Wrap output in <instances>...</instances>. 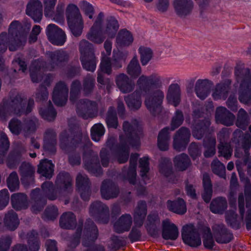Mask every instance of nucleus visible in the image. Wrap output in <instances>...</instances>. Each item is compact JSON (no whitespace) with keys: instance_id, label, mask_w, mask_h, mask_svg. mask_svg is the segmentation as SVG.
I'll return each instance as SVG.
<instances>
[{"instance_id":"f257e3e1","label":"nucleus","mask_w":251,"mask_h":251,"mask_svg":"<svg viewBox=\"0 0 251 251\" xmlns=\"http://www.w3.org/2000/svg\"><path fill=\"white\" fill-rule=\"evenodd\" d=\"M137 85L146 93L144 103L151 114L153 116L158 115L162 111L164 98V93L160 89L162 86L161 77L155 74L149 76L142 75L138 78Z\"/></svg>"},{"instance_id":"f03ea898","label":"nucleus","mask_w":251,"mask_h":251,"mask_svg":"<svg viewBox=\"0 0 251 251\" xmlns=\"http://www.w3.org/2000/svg\"><path fill=\"white\" fill-rule=\"evenodd\" d=\"M31 25L28 23L21 24L18 21L12 22L8 28V33H0V52H5L7 48L11 51H14L25 42L26 36L30 30Z\"/></svg>"},{"instance_id":"7ed1b4c3","label":"nucleus","mask_w":251,"mask_h":251,"mask_svg":"<svg viewBox=\"0 0 251 251\" xmlns=\"http://www.w3.org/2000/svg\"><path fill=\"white\" fill-rule=\"evenodd\" d=\"M123 130L125 138L120 136V143L117 147V160L119 163H125L129 157L128 145L133 147H137L140 145V129L136 120L132 121L130 123L124 121L123 124Z\"/></svg>"},{"instance_id":"20e7f679","label":"nucleus","mask_w":251,"mask_h":251,"mask_svg":"<svg viewBox=\"0 0 251 251\" xmlns=\"http://www.w3.org/2000/svg\"><path fill=\"white\" fill-rule=\"evenodd\" d=\"M104 14L100 12L86 35L87 38L94 43H102L107 36L109 38L115 37L118 30L119 25L118 21L112 17L106 18L104 27H102Z\"/></svg>"},{"instance_id":"39448f33","label":"nucleus","mask_w":251,"mask_h":251,"mask_svg":"<svg viewBox=\"0 0 251 251\" xmlns=\"http://www.w3.org/2000/svg\"><path fill=\"white\" fill-rule=\"evenodd\" d=\"M236 80L240 84L239 100L245 104H251V69L246 68L245 64L238 62L234 68Z\"/></svg>"},{"instance_id":"423d86ee","label":"nucleus","mask_w":251,"mask_h":251,"mask_svg":"<svg viewBox=\"0 0 251 251\" xmlns=\"http://www.w3.org/2000/svg\"><path fill=\"white\" fill-rule=\"evenodd\" d=\"M84 144L83 146V166L89 173L100 176L102 174L98 153L91 149L93 146L88 137H84Z\"/></svg>"},{"instance_id":"0eeeda50","label":"nucleus","mask_w":251,"mask_h":251,"mask_svg":"<svg viewBox=\"0 0 251 251\" xmlns=\"http://www.w3.org/2000/svg\"><path fill=\"white\" fill-rule=\"evenodd\" d=\"M25 103L21 94L11 93L10 99L3 100L0 104V117L5 118L12 114L21 116L25 112Z\"/></svg>"},{"instance_id":"6e6552de","label":"nucleus","mask_w":251,"mask_h":251,"mask_svg":"<svg viewBox=\"0 0 251 251\" xmlns=\"http://www.w3.org/2000/svg\"><path fill=\"white\" fill-rule=\"evenodd\" d=\"M46 56V68L48 70L52 71L62 68L67 64L70 59L71 54L68 51L61 49L47 51Z\"/></svg>"},{"instance_id":"1a4fd4ad","label":"nucleus","mask_w":251,"mask_h":251,"mask_svg":"<svg viewBox=\"0 0 251 251\" xmlns=\"http://www.w3.org/2000/svg\"><path fill=\"white\" fill-rule=\"evenodd\" d=\"M70 29L75 37L81 35L83 28V22L77 6L74 4L68 5L66 11Z\"/></svg>"},{"instance_id":"9d476101","label":"nucleus","mask_w":251,"mask_h":251,"mask_svg":"<svg viewBox=\"0 0 251 251\" xmlns=\"http://www.w3.org/2000/svg\"><path fill=\"white\" fill-rule=\"evenodd\" d=\"M76 112L84 119L96 117L98 112V103L87 99H80L76 104Z\"/></svg>"},{"instance_id":"9b49d317","label":"nucleus","mask_w":251,"mask_h":251,"mask_svg":"<svg viewBox=\"0 0 251 251\" xmlns=\"http://www.w3.org/2000/svg\"><path fill=\"white\" fill-rule=\"evenodd\" d=\"M181 237L183 242L191 247L197 248L201 244L199 230L193 224L186 225L182 227Z\"/></svg>"},{"instance_id":"f8f14e48","label":"nucleus","mask_w":251,"mask_h":251,"mask_svg":"<svg viewBox=\"0 0 251 251\" xmlns=\"http://www.w3.org/2000/svg\"><path fill=\"white\" fill-rule=\"evenodd\" d=\"M236 167L238 171L240 181L243 183L244 187V193L246 196V207L249 208L247 217V228L251 229V183L250 179L243 172L241 164L236 163Z\"/></svg>"},{"instance_id":"ddd939ff","label":"nucleus","mask_w":251,"mask_h":251,"mask_svg":"<svg viewBox=\"0 0 251 251\" xmlns=\"http://www.w3.org/2000/svg\"><path fill=\"white\" fill-rule=\"evenodd\" d=\"M191 132L189 128L182 126L175 133L173 136V146L177 151H183L190 142Z\"/></svg>"},{"instance_id":"4468645a","label":"nucleus","mask_w":251,"mask_h":251,"mask_svg":"<svg viewBox=\"0 0 251 251\" xmlns=\"http://www.w3.org/2000/svg\"><path fill=\"white\" fill-rule=\"evenodd\" d=\"M55 184L60 197H65L72 191V179L68 173L61 172L56 178Z\"/></svg>"},{"instance_id":"2eb2a0df","label":"nucleus","mask_w":251,"mask_h":251,"mask_svg":"<svg viewBox=\"0 0 251 251\" xmlns=\"http://www.w3.org/2000/svg\"><path fill=\"white\" fill-rule=\"evenodd\" d=\"M46 35L49 41L53 45L61 46L66 41L64 31L54 24H50L46 28Z\"/></svg>"},{"instance_id":"dca6fc26","label":"nucleus","mask_w":251,"mask_h":251,"mask_svg":"<svg viewBox=\"0 0 251 251\" xmlns=\"http://www.w3.org/2000/svg\"><path fill=\"white\" fill-rule=\"evenodd\" d=\"M89 211L92 216L100 220L102 223L109 222V207L100 201H97L90 205Z\"/></svg>"},{"instance_id":"f3484780","label":"nucleus","mask_w":251,"mask_h":251,"mask_svg":"<svg viewBox=\"0 0 251 251\" xmlns=\"http://www.w3.org/2000/svg\"><path fill=\"white\" fill-rule=\"evenodd\" d=\"M69 89L66 83L60 81L56 83L52 92V100L57 106L64 105L68 100Z\"/></svg>"},{"instance_id":"a211bd4d","label":"nucleus","mask_w":251,"mask_h":251,"mask_svg":"<svg viewBox=\"0 0 251 251\" xmlns=\"http://www.w3.org/2000/svg\"><path fill=\"white\" fill-rule=\"evenodd\" d=\"M192 0H173V6L176 15L181 19L190 16L194 9Z\"/></svg>"},{"instance_id":"6ab92c4d","label":"nucleus","mask_w":251,"mask_h":251,"mask_svg":"<svg viewBox=\"0 0 251 251\" xmlns=\"http://www.w3.org/2000/svg\"><path fill=\"white\" fill-rule=\"evenodd\" d=\"M214 237L219 244H226L233 239V235L223 224H216L212 226Z\"/></svg>"},{"instance_id":"aec40b11","label":"nucleus","mask_w":251,"mask_h":251,"mask_svg":"<svg viewBox=\"0 0 251 251\" xmlns=\"http://www.w3.org/2000/svg\"><path fill=\"white\" fill-rule=\"evenodd\" d=\"M82 140V134L79 131L77 132L75 138L70 140L67 131H63L59 136V147L65 152H68L76 147Z\"/></svg>"},{"instance_id":"412c9836","label":"nucleus","mask_w":251,"mask_h":251,"mask_svg":"<svg viewBox=\"0 0 251 251\" xmlns=\"http://www.w3.org/2000/svg\"><path fill=\"white\" fill-rule=\"evenodd\" d=\"M100 194L101 197L106 200L115 199L120 194L119 188L112 180L105 179L102 182Z\"/></svg>"},{"instance_id":"4be33fe9","label":"nucleus","mask_w":251,"mask_h":251,"mask_svg":"<svg viewBox=\"0 0 251 251\" xmlns=\"http://www.w3.org/2000/svg\"><path fill=\"white\" fill-rule=\"evenodd\" d=\"M98 230L93 221L88 219L85 224V228L82 236V244L88 247L98 238Z\"/></svg>"},{"instance_id":"5701e85b","label":"nucleus","mask_w":251,"mask_h":251,"mask_svg":"<svg viewBox=\"0 0 251 251\" xmlns=\"http://www.w3.org/2000/svg\"><path fill=\"white\" fill-rule=\"evenodd\" d=\"M22 182L29 185L33 183L35 173V167L29 162H23L19 168Z\"/></svg>"},{"instance_id":"b1692460","label":"nucleus","mask_w":251,"mask_h":251,"mask_svg":"<svg viewBox=\"0 0 251 251\" xmlns=\"http://www.w3.org/2000/svg\"><path fill=\"white\" fill-rule=\"evenodd\" d=\"M215 118L217 124L226 126H232L235 119V115L225 107L216 108Z\"/></svg>"},{"instance_id":"393cba45","label":"nucleus","mask_w":251,"mask_h":251,"mask_svg":"<svg viewBox=\"0 0 251 251\" xmlns=\"http://www.w3.org/2000/svg\"><path fill=\"white\" fill-rule=\"evenodd\" d=\"M31 210L37 213L42 210L47 204V199L41 193L40 189L36 188L33 190L30 194Z\"/></svg>"},{"instance_id":"a878e982","label":"nucleus","mask_w":251,"mask_h":251,"mask_svg":"<svg viewBox=\"0 0 251 251\" xmlns=\"http://www.w3.org/2000/svg\"><path fill=\"white\" fill-rule=\"evenodd\" d=\"M139 156L138 153L132 154L129 159V167L127 170L126 167L122 169V175L125 179L128 180L130 183L134 184L136 176L137 161Z\"/></svg>"},{"instance_id":"bb28decb","label":"nucleus","mask_w":251,"mask_h":251,"mask_svg":"<svg viewBox=\"0 0 251 251\" xmlns=\"http://www.w3.org/2000/svg\"><path fill=\"white\" fill-rule=\"evenodd\" d=\"M43 5L39 0H30L26 5V14L35 22H39L42 17Z\"/></svg>"},{"instance_id":"cd10ccee","label":"nucleus","mask_w":251,"mask_h":251,"mask_svg":"<svg viewBox=\"0 0 251 251\" xmlns=\"http://www.w3.org/2000/svg\"><path fill=\"white\" fill-rule=\"evenodd\" d=\"M210 125L208 118L196 121L192 130L193 136L198 140L201 139L208 132Z\"/></svg>"},{"instance_id":"c85d7f7f","label":"nucleus","mask_w":251,"mask_h":251,"mask_svg":"<svg viewBox=\"0 0 251 251\" xmlns=\"http://www.w3.org/2000/svg\"><path fill=\"white\" fill-rule=\"evenodd\" d=\"M213 83L207 79H198L195 85V91L198 98L203 100L209 94Z\"/></svg>"},{"instance_id":"c756f323","label":"nucleus","mask_w":251,"mask_h":251,"mask_svg":"<svg viewBox=\"0 0 251 251\" xmlns=\"http://www.w3.org/2000/svg\"><path fill=\"white\" fill-rule=\"evenodd\" d=\"M132 218L129 214L122 215L114 224V231L117 233L128 231L131 228Z\"/></svg>"},{"instance_id":"7c9ffc66","label":"nucleus","mask_w":251,"mask_h":251,"mask_svg":"<svg viewBox=\"0 0 251 251\" xmlns=\"http://www.w3.org/2000/svg\"><path fill=\"white\" fill-rule=\"evenodd\" d=\"M116 83L118 88L123 93L131 92L135 86L134 81L125 74H120L116 76Z\"/></svg>"},{"instance_id":"2f4dec72","label":"nucleus","mask_w":251,"mask_h":251,"mask_svg":"<svg viewBox=\"0 0 251 251\" xmlns=\"http://www.w3.org/2000/svg\"><path fill=\"white\" fill-rule=\"evenodd\" d=\"M178 234V228L174 224L168 220L163 221L162 236L163 239L175 240L177 238Z\"/></svg>"},{"instance_id":"473e14b6","label":"nucleus","mask_w":251,"mask_h":251,"mask_svg":"<svg viewBox=\"0 0 251 251\" xmlns=\"http://www.w3.org/2000/svg\"><path fill=\"white\" fill-rule=\"evenodd\" d=\"M56 135L55 131L52 129H48L45 133L44 148L50 153L54 154L56 151Z\"/></svg>"},{"instance_id":"72a5a7b5","label":"nucleus","mask_w":251,"mask_h":251,"mask_svg":"<svg viewBox=\"0 0 251 251\" xmlns=\"http://www.w3.org/2000/svg\"><path fill=\"white\" fill-rule=\"evenodd\" d=\"M231 81L229 79L217 84L214 89L212 96L214 100H226L230 90Z\"/></svg>"},{"instance_id":"f704fd0d","label":"nucleus","mask_w":251,"mask_h":251,"mask_svg":"<svg viewBox=\"0 0 251 251\" xmlns=\"http://www.w3.org/2000/svg\"><path fill=\"white\" fill-rule=\"evenodd\" d=\"M167 99L169 102L175 107L180 102V88L177 83L171 84L168 90Z\"/></svg>"},{"instance_id":"c9c22d12","label":"nucleus","mask_w":251,"mask_h":251,"mask_svg":"<svg viewBox=\"0 0 251 251\" xmlns=\"http://www.w3.org/2000/svg\"><path fill=\"white\" fill-rule=\"evenodd\" d=\"M125 100L131 111H137L140 109L142 105L141 93L135 91L133 93L125 97Z\"/></svg>"},{"instance_id":"e433bc0d","label":"nucleus","mask_w":251,"mask_h":251,"mask_svg":"<svg viewBox=\"0 0 251 251\" xmlns=\"http://www.w3.org/2000/svg\"><path fill=\"white\" fill-rule=\"evenodd\" d=\"M76 224L75 216L71 212L64 213L60 217L59 225L61 228L67 229H74Z\"/></svg>"},{"instance_id":"4c0bfd02","label":"nucleus","mask_w":251,"mask_h":251,"mask_svg":"<svg viewBox=\"0 0 251 251\" xmlns=\"http://www.w3.org/2000/svg\"><path fill=\"white\" fill-rule=\"evenodd\" d=\"M54 165L47 159L42 160L38 166L37 172L47 178L50 179L53 175Z\"/></svg>"},{"instance_id":"58836bf2","label":"nucleus","mask_w":251,"mask_h":251,"mask_svg":"<svg viewBox=\"0 0 251 251\" xmlns=\"http://www.w3.org/2000/svg\"><path fill=\"white\" fill-rule=\"evenodd\" d=\"M11 200L13 207L17 210L27 208V196L24 193L13 194L11 196Z\"/></svg>"},{"instance_id":"ea45409f","label":"nucleus","mask_w":251,"mask_h":251,"mask_svg":"<svg viewBox=\"0 0 251 251\" xmlns=\"http://www.w3.org/2000/svg\"><path fill=\"white\" fill-rule=\"evenodd\" d=\"M41 188L46 197L49 200L54 201L57 198L62 199L63 198L59 196L58 190L56 188H55L53 183L51 181L44 182L42 184Z\"/></svg>"},{"instance_id":"a19ab883","label":"nucleus","mask_w":251,"mask_h":251,"mask_svg":"<svg viewBox=\"0 0 251 251\" xmlns=\"http://www.w3.org/2000/svg\"><path fill=\"white\" fill-rule=\"evenodd\" d=\"M147 230L151 235L156 236L157 234L160 221L158 214L152 213L148 216Z\"/></svg>"},{"instance_id":"79ce46f5","label":"nucleus","mask_w":251,"mask_h":251,"mask_svg":"<svg viewBox=\"0 0 251 251\" xmlns=\"http://www.w3.org/2000/svg\"><path fill=\"white\" fill-rule=\"evenodd\" d=\"M227 208V201L226 198L218 197L213 200L210 204V209L215 214H222Z\"/></svg>"},{"instance_id":"37998d69","label":"nucleus","mask_w":251,"mask_h":251,"mask_svg":"<svg viewBox=\"0 0 251 251\" xmlns=\"http://www.w3.org/2000/svg\"><path fill=\"white\" fill-rule=\"evenodd\" d=\"M167 207L169 210L180 215L184 214L187 210L185 202L181 198L174 201H168Z\"/></svg>"},{"instance_id":"c03bdc74","label":"nucleus","mask_w":251,"mask_h":251,"mask_svg":"<svg viewBox=\"0 0 251 251\" xmlns=\"http://www.w3.org/2000/svg\"><path fill=\"white\" fill-rule=\"evenodd\" d=\"M169 129V127H166L162 129L158 134L157 145L161 151H167L169 148L170 141Z\"/></svg>"},{"instance_id":"a18cd8bd","label":"nucleus","mask_w":251,"mask_h":251,"mask_svg":"<svg viewBox=\"0 0 251 251\" xmlns=\"http://www.w3.org/2000/svg\"><path fill=\"white\" fill-rule=\"evenodd\" d=\"M5 226L10 230H15L19 225L17 214L13 210L8 211L4 219Z\"/></svg>"},{"instance_id":"49530a36","label":"nucleus","mask_w":251,"mask_h":251,"mask_svg":"<svg viewBox=\"0 0 251 251\" xmlns=\"http://www.w3.org/2000/svg\"><path fill=\"white\" fill-rule=\"evenodd\" d=\"M203 246L208 250H212L215 246L213 236L210 227L203 226L201 229Z\"/></svg>"},{"instance_id":"de8ad7c7","label":"nucleus","mask_w":251,"mask_h":251,"mask_svg":"<svg viewBox=\"0 0 251 251\" xmlns=\"http://www.w3.org/2000/svg\"><path fill=\"white\" fill-rule=\"evenodd\" d=\"M23 159L22 152L15 150L8 154L6 163L9 168L15 169Z\"/></svg>"},{"instance_id":"09e8293b","label":"nucleus","mask_w":251,"mask_h":251,"mask_svg":"<svg viewBox=\"0 0 251 251\" xmlns=\"http://www.w3.org/2000/svg\"><path fill=\"white\" fill-rule=\"evenodd\" d=\"M175 167L179 171L186 170L191 165V160L189 156L182 153L176 155L174 159Z\"/></svg>"},{"instance_id":"8fccbe9b","label":"nucleus","mask_w":251,"mask_h":251,"mask_svg":"<svg viewBox=\"0 0 251 251\" xmlns=\"http://www.w3.org/2000/svg\"><path fill=\"white\" fill-rule=\"evenodd\" d=\"M80 57L95 56L93 45L85 39L81 40L79 44Z\"/></svg>"},{"instance_id":"3c124183","label":"nucleus","mask_w":251,"mask_h":251,"mask_svg":"<svg viewBox=\"0 0 251 251\" xmlns=\"http://www.w3.org/2000/svg\"><path fill=\"white\" fill-rule=\"evenodd\" d=\"M95 87V78L91 75H87L83 79L82 92L86 97L90 96L93 92Z\"/></svg>"},{"instance_id":"603ef678","label":"nucleus","mask_w":251,"mask_h":251,"mask_svg":"<svg viewBox=\"0 0 251 251\" xmlns=\"http://www.w3.org/2000/svg\"><path fill=\"white\" fill-rule=\"evenodd\" d=\"M141 71V68L137 58L135 56L128 64L126 68V72L131 77L135 79L140 75Z\"/></svg>"},{"instance_id":"864d4df0","label":"nucleus","mask_w":251,"mask_h":251,"mask_svg":"<svg viewBox=\"0 0 251 251\" xmlns=\"http://www.w3.org/2000/svg\"><path fill=\"white\" fill-rule=\"evenodd\" d=\"M40 63L38 61L32 62L30 67V76L33 83H38L43 78V74L40 71Z\"/></svg>"},{"instance_id":"5fc2aeb1","label":"nucleus","mask_w":251,"mask_h":251,"mask_svg":"<svg viewBox=\"0 0 251 251\" xmlns=\"http://www.w3.org/2000/svg\"><path fill=\"white\" fill-rule=\"evenodd\" d=\"M249 124L250 118L248 113L244 109H240L237 114L236 126L243 130H245Z\"/></svg>"},{"instance_id":"6e6d98bb","label":"nucleus","mask_w":251,"mask_h":251,"mask_svg":"<svg viewBox=\"0 0 251 251\" xmlns=\"http://www.w3.org/2000/svg\"><path fill=\"white\" fill-rule=\"evenodd\" d=\"M216 139L213 137H205L203 139V146L206 149L204 152L205 157H210L215 153Z\"/></svg>"},{"instance_id":"4d7b16f0","label":"nucleus","mask_w":251,"mask_h":251,"mask_svg":"<svg viewBox=\"0 0 251 251\" xmlns=\"http://www.w3.org/2000/svg\"><path fill=\"white\" fill-rule=\"evenodd\" d=\"M133 40L132 35L126 29L120 30L116 38L117 43L120 46H128Z\"/></svg>"},{"instance_id":"13d9d810","label":"nucleus","mask_w":251,"mask_h":251,"mask_svg":"<svg viewBox=\"0 0 251 251\" xmlns=\"http://www.w3.org/2000/svg\"><path fill=\"white\" fill-rule=\"evenodd\" d=\"M39 113L43 119L50 122L54 121L57 114L50 101L49 102L48 107L45 109H40Z\"/></svg>"},{"instance_id":"bf43d9fd","label":"nucleus","mask_w":251,"mask_h":251,"mask_svg":"<svg viewBox=\"0 0 251 251\" xmlns=\"http://www.w3.org/2000/svg\"><path fill=\"white\" fill-rule=\"evenodd\" d=\"M9 148V142L6 135L1 133L0 135V164L4 161L5 156Z\"/></svg>"},{"instance_id":"052dcab7","label":"nucleus","mask_w":251,"mask_h":251,"mask_svg":"<svg viewBox=\"0 0 251 251\" xmlns=\"http://www.w3.org/2000/svg\"><path fill=\"white\" fill-rule=\"evenodd\" d=\"M163 162L159 164V171L167 177H170L169 179V181L174 182V180H171L174 175L172 171V166L171 162L167 159H162Z\"/></svg>"},{"instance_id":"680f3d73","label":"nucleus","mask_w":251,"mask_h":251,"mask_svg":"<svg viewBox=\"0 0 251 251\" xmlns=\"http://www.w3.org/2000/svg\"><path fill=\"white\" fill-rule=\"evenodd\" d=\"M226 221L227 224L232 228L237 229L240 227V221L237 220V215L233 210H229L226 213Z\"/></svg>"},{"instance_id":"e2e57ef3","label":"nucleus","mask_w":251,"mask_h":251,"mask_svg":"<svg viewBox=\"0 0 251 251\" xmlns=\"http://www.w3.org/2000/svg\"><path fill=\"white\" fill-rule=\"evenodd\" d=\"M91 137L95 142H99L105 133V128L100 123L95 124L91 128Z\"/></svg>"},{"instance_id":"0e129e2a","label":"nucleus","mask_w":251,"mask_h":251,"mask_svg":"<svg viewBox=\"0 0 251 251\" xmlns=\"http://www.w3.org/2000/svg\"><path fill=\"white\" fill-rule=\"evenodd\" d=\"M81 84L80 81H74L71 86L70 100L72 102H75L80 97L81 93Z\"/></svg>"},{"instance_id":"69168bd1","label":"nucleus","mask_w":251,"mask_h":251,"mask_svg":"<svg viewBox=\"0 0 251 251\" xmlns=\"http://www.w3.org/2000/svg\"><path fill=\"white\" fill-rule=\"evenodd\" d=\"M83 225V221L82 220H79L78 221V225L75 233L70 238V243L69 245L70 247L72 248H75L79 244Z\"/></svg>"},{"instance_id":"338daca9","label":"nucleus","mask_w":251,"mask_h":251,"mask_svg":"<svg viewBox=\"0 0 251 251\" xmlns=\"http://www.w3.org/2000/svg\"><path fill=\"white\" fill-rule=\"evenodd\" d=\"M106 123L108 127L117 128L118 126L116 112L114 107L110 106L107 112Z\"/></svg>"},{"instance_id":"774afa93","label":"nucleus","mask_w":251,"mask_h":251,"mask_svg":"<svg viewBox=\"0 0 251 251\" xmlns=\"http://www.w3.org/2000/svg\"><path fill=\"white\" fill-rule=\"evenodd\" d=\"M28 244L30 251H38L40 248L38 233L32 230L27 234Z\"/></svg>"}]
</instances>
